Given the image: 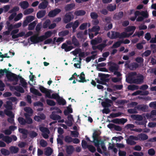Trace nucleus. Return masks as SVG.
I'll list each match as a JSON object with an SVG mask.
<instances>
[{
	"instance_id": "1",
	"label": "nucleus",
	"mask_w": 156,
	"mask_h": 156,
	"mask_svg": "<svg viewBox=\"0 0 156 156\" xmlns=\"http://www.w3.org/2000/svg\"><path fill=\"white\" fill-rule=\"evenodd\" d=\"M6 77L8 80L10 81H15L14 85H16L19 80L20 76H17L16 74L11 72L10 71H8L6 73Z\"/></svg>"
},
{
	"instance_id": "2",
	"label": "nucleus",
	"mask_w": 156,
	"mask_h": 156,
	"mask_svg": "<svg viewBox=\"0 0 156 156\" xmlns=\"http://www.w3.org/2000/svg\"><path fill=\"white\" fill-rule=\"evenodd\" d=\"M108 69L111 72L114 73L119 70V65L114 62L112 61L109 62L108 63Z\"/></svg>"
},
{
	"instance_id": "3",
	"label": "nucleus",
	"mask_w": 156,
	"mask_h": 156,
	"mask_svg": "<svg viewBox=\"0 0 156 156\" xmlns=\"http://www.w3.org/2000/svg\"><path fill=\"white\" fill-rule=\"evenodd\" d=\"M137 141L138 140V136H137L130 135L129 136V138L126 140V143L130 145H133L136 144V142L133 141Z\"/></svg>"
},
{
	"instance_id": "4",
	"label": "nucleus",
	"mask_w": 156,
	"mask_h": 156,
	"mask_svg": "<svg viewBox=\"0 0 156 156\" xmlns=\"http://www.w3.org/2000/svg\"><path fill=\"white\" fill-rule=\"evenodd\" d=\"M112 35L110 38L112 39L117 38H122L125 37L124 34H126V33L124 32L121 34L119 32L115 31H112Z\"/></svg>"
},
{
	"instance_id": "5",
	"label": "nucleus",
	"mask_w": 156,
	"mask_h": 156,
	"mask_svg": "<svg viewBox=\"0 0 156 156\" xmlns=\"http://www.w3.org/2000/svg\"><path fill=\"white\" fill-rule=\"evenodd\" d=\"M30 41L35 44L43 41L41 36H38V34L34 35L30 37Z\"/></svg>"
},
{
	"instance_id": "6",
	"label": "nucleus",
	"mask_w": 156,
	"mask_h": 156,
	"mask_svg": "<svg viewBox=\"0 0 156 156\" xmlns=\"http://www.w3.org/2000/svg\"><path fill=\"white\" fill-rule=\"evenodd\" d=\"M144 77L142 74L137 76L136 78H134L133 83L140 84L144 82Z\"/></svg>"
},
{
	"instance_id": "7",
	"label": "nucleus",
	"mask_w": 156,
	"mask_h": 156,
	"mask_svg": "<svg viewBox=\"0 0 156 156\" xmlns=\"http://www.w3.org/2000/svg\"><path fill=\"white\" fill-rule=\"evenodd\" d=\"M61 10L58 8H56L50 11L48 13V16L50 17H53L56 16L60 12Z\"/></svg>"
},
{
	"instance_id": "8",
	"label": "nucleus",
	"mask_w": 156,
	"mask_h": 156,
	"mask_svg": "<svg viewBox=\"0 0 156 156\" xmlns=\"http://www.w3.org/2000/svg\"><path fill=\"white\" fill-rule=\"evenodd\" d=\"M73 18V16H72L70 12L66 13L63 19V21L65 23L69 22Z\"/></svg>"
},
{
	"instance_id": "9",
	"label": "nucleus",
	"mask_w": 156,
	"mask_h": 156,
	"mask_svg": "<svg viewBox=\"0 0 156 156\" xmlns=\"http://www.w3.org/2000/svg\"><path fill=\"white\" fill-rule=\"evenodd\" d=\"M50 118L53 120H58L61 119V117L58 115L56 114L55 111H53L51 114L50 115Z\"/></svg>"
},
{
	"instance_id": "10",
	"label": "nucleus",
	"mask_w": 156,
	"mask_h": 156,
	"mask_svg": "<svg viewBox=\"0 0 156 156\" xmlns=\"http://www.w3.org/2000/svg\"><path fill=\"white\" fill-rule=\"evenodd\" d=\"M24 115L25 117V119L26 124H31L33 123L32 119L30 117V116L28 113H24Z\"/></svg>"
},
{
	"instance_id": "11",
	"label": "nucleus",
	"mask_w": 156,
	"mask_h": 156,
	"mask_svg": "<svg viewBox=\"0 0 156 156\" xmlns=\"http://www.w3.org/2000/svg\"><path fill=\"white\" fill-rule=\"evenodd\" d=\"M74 48L72 46H68L65 43H63L61 46V48L64 49L66 52H68Z\"/></svg>"
},
{
	"instance_id": "12",
	"label": "nucleus",
	"mask_w": 156,
	"mask_h": 156,
	"mask_svg": "<svg viewBox=\"0 0 156 156\" xmlns=\"http://www.w3.org/2000/svg\"><path fill=\"white\" fill-rule=\"evenodd\" d=\"M100 135V133L98 132L97 131H96L94 132L93 134L92 137L93 138L94 140L92 142L94 143L95 142H100V141L99 140L98 138V136Z\"/></svg>"
},
{
	"instance_id": "13",
	"label": "nucleus",
	"mask_w": 156,
	"mask_h": 156,
	"mask_svg": "<svg viewBox=\"0 0 156 156\" xmlns=\"http://www.w3.org/2000/svg\"><path fill=\"white\" fill-rule=\"evenodd\" d=\"M48 4V2L46 0H44L41 3L38 5V8L40 9H44L47 7Z\"/></svg>"
},
{
	"instance_id": "14",
	"label": "nucleus",
	"mask_w": 156,
	"mask_h": 156,
	"mask_svg": "<svg viewBox=\"0 0 156 156\" xmlns=\"http://www.w3.org/2000/svg\"><path fill=\"white\" fill-rule=\"evenodd\" d=\"M75 6L74 3H73L66 5L64 9L66 11H70L73 9Z\"/></svg>"
},
{
	"instance_id": "15",
	"label": "nucleus",
	"mask_w": 156,
	"mask_h": 156,
	"mask_svg": "<svg viewBox=\"0 0 156 156\" xmlns=\"http://www.w3.org/2000/svg\"><path fill=\"white\" fill-rule=\"evenodd\" d=\"M54 33H53L50 31H48L45 32L44 35L41 36L43 41L50 37Z\"/></svg>"
},
{
	"instance_id": "16",
	"label": "nucleus",
	"mask_w": 156,
	"mask_h": 156,
	"mask_svg": "<svg viewBox=\"0 0 156 156\" xmlns=\"http://www.w3.org/2000/svg\"><path fill=\"white\" fill-rule=\"evenodd\" d=\"M138 140L140 141H144L147 140L148 138V136L146 134L144 133H141L138 135Z\"/></svg>"
},
{
	"instance_id": "17",
	"label": "nucleus",
	"mask_w": 156,
	"mask_h": 156,
	"mask_svg": "<svg viewBox=\"0 0 156 156\" xmlns=\"http://www.w3.org/2000/svg\"><path fill=\"white\" fill-rule=\"evenodd\" d=\"M72 44L74 45L75 47H78L80 46V44L79 41L74 36L72 37Z\"/></svg>"
},
{
	"instance_id": "18",
	"label": "nucleus",
	"mask_w": 156,
	"mask_h": 156,
	"mask_svg": "<svg viewBox=\"0 0 156 156\" xmlns=\"http://www.w3.org/2000/svg\"><path fill=\"white\" fill-rule=\"evenodd\" d=\"M9 150L10 153H11L12 154H15L18 152L19 148L16 146H12L9 147Z\"/></svg>"
},
{
	"instance_id": "19",
	"label": "nucleus",
	"mask_w": 156,
	"mask_h": 156,
	"mask_svg": "<svg viewBox=\"0 0 156 156\" xmlns=\"http://www.w3.org/2000/svg\"><path fill=\"white\" fill-rule=\"evenodd\" d=\"M46 11L45 10H43L39 11L37 13V17L38 19L43 17L45 15Z\"/></svg>"
},
{
	"instance_id": "20",
	"label": "nucleus",
	"mask_w": 156,
	"mask_h": 156,
	"mask_svg": "<svg viewBox=\"0 0 156 156\" xmlns=\"http://www.w3.org/2000/svg\"><path fill=\"white\" fill-rule=\"evenodd\" d=\"M123 16V13L121 11L118 13H115L114 16L113 18L114 19L118 20L122 18Z\"/></svg>"
},
{
	"instance_id": "21",
	"label": "nucleus",
	"mask_w": 156,
	"mask_h": 156,
	"mask_svg": "<svg viewBox=\"0 0 156 156\" xmlns=\"http://www.w3.org/2000/svg\"><path fill=\"white\" fill-rule=\"evenodd\" d=\"M19 5L23 9H25L28 7L29 4L27 1H25L21 2L19 3Z\"/></svg>"
},
{
	"instance_id": "22",
	"label": "nucleus",
	"mask_w": 156,
	"mask_h": 156,
	"mask_svg": "<svg viewBox=\"0 0 156 156\" xmlns=\"http://www.w3.org/2000/svg\"><path fill=\"white\" fill-rule=\"evenodd\" d=\"M30 91L31 93L36 95L38 96H41L42 95V94L38 90L35 88H30Z\"/></svg>"
},
{
	"instance_id": "23",
	"label": "nucleus",
	"mask_w": 156,
	"mask_h": 156,
	"mask_svg": "<svg viewBox=\"0 0 156 156\" xmlns=\"http://www.w3.org/2000/svg\"><path fill=\"white\" fill-rule=\"evenodd\" d=\"M98 76L100 78V80H109L107 78L109 76V75L108 74H105L102 73H99Z\"/></svg>"
},
{
	"instance_id": "24",
	"label": "nucleus",
	"mask_w": 156,
	"mask_h": 156,
	"mask_svg": "<svg viewBox=\"0 0 156 156\" xmlns=\"http://www.w3.org/2000/svg\"><path fill=\"white\" fill-rule=\"evenodd\" d=\"M74 150L73 146L71 145L67 146L66 149V153L69 155L73 153Z\"/></svg>"
},
{
	"instance_id": "25",
	"label": "nucleus",
	"mask_w": 156,
	"mask_h": 156,
	"mask_svg": "<svg viewBox=\"0 0 156 156\" xmlns=\"http://www.w3.org/2000/svg\"><path fill=\"white\" fill-rule=\"evenodd\" d=\"M80 23L78 20H76L74 23L73 22L72 29L73 32H75L76 29L79 26Z\"/></svg>"
},
{
	"instance_id": "26",
	"label": "nucleus",
	"mask_w": 156,
	"mask_h": 156,
	"mask_svg": "<svg viewBox=\"0 0 156 156\" xmlns=\"http://www.w3.org/2000/svg\"><path fill=\"white\" fill-rule=\"evenodd\" d=\"M136 108L139 111H141L144 112H145L147 109L146 105H138Z\"/></svg>"
},
{
	"instance_id": "27",
	"label": "nucleus",
	"mask_w": 156,
	"mask_h": 156,
	"mask_svg": "<svg viewBox=\"0 0 156 156\" xmlns=\"http://www.w3.org/2000/svg\"><path fill=\"white\" fill-rule=\"evenodd\" d=\"M8 109H5L4 112L5 114L9 117H14V115L12 111Z\"/></svg>"
},
{
	"instance_id": "28",
	"label": "nucleus",
	"mask_w": 156,
	"mask_h": 156,
	"mask_svg": "<svg viewBox=\"0 0 156 156\" xmlns=\"http://www.w3.org/2000/svg\"><path fill=\"white\" fill-rule=\"evenodd\" d=\"M53 150L50 147L47 148L46 151H45L44 154L47 156H49L51 155L53 152Z\"/></svg>"
},
{
	"instance_id": "29",
	"label": "nucleus",
	"mask_w": 156,
	"mask_h": 156,
	"mask_svg": "<svg viewBox=\"0 0 156 156\" xmlns=\"http://www.w3.org/2000/svg\"><path fill=\"white\" fill-rule=\"evenodd\" d=\"M131 117L134 118L137 121H142L143 119V116L140 115H131Z\"/></svg>"
},
{
	"instance_id": "30",
	"label": "nucleus",
	"mask_w": 156,
	"mask_h": 156,
	"mask_svg": "<svg viewBox=\"0 0 156 156\" xmlns=\"http://www.w3.org/2000/svg\"><path fill=\"white\" fill-rule=\"evenodd\" d=\"M73 112L72 108L69 107H67L66 109H65L64 111V115L66 116L68 115L69 113H72Z\"/></svg>"
},
{
	"instance_id": "31",
	"label": "nucleus",
	"mask_w": 156,
	"mask_h": 156,
	"mask_svg": "<svg viewBox=\"0 0 156 156\" xmlns=\"http://www.w3.org/2000/svg\"><path fill=\"white\" fill-rule=\"evenodd\" d=\"M116 7L115 4L112 5V4L109 5L107 7V9L110 11H112L115 10Z\"/></svg>"
},
{
	"instance_id": "32",
	"label": "nucleus",
	"mask_w": 156,
	"mask_h": 156,
	"mask_svg": "<svg viewBox=\"0 0 156 156\" xmlns=\"http://www.w3.org/2000/svg\"><path fill=\"white\" fill-rule=\"evenodd\" d=\"M135 126L133 124H127L125 127L127 129H130L131 131H138V129H131V128H133Z\"/></svg>"
},
{
	"instance_id": "33",
	"label": "nucleus",
	"mask_w": 156,
	"mask_h": 156,
	"mask_svg": "<svg viewBox=\"0 0 156 156\" xmlns=\"http://www.w3.org/2000/svg\"><path fill=\"white\" fill-rule=\"evenodd\" d=\"M1 152L2 154L5 156L9 155L10 154L9 151L4 148L1 149Z\"/></svg>"
},
{
	"instance_id": "34",
	"label": "nucleus",
	"mask_w": 156,
	"mask_h": 156,
	"mask_svg": "<svg viewBox=\"0 0 156 156\" xmlns=\"http://www.w3.org/2000/svg\"><path fill=\"white\" fill-rule=\"evenodd\" d=\"M86 12L83 10H79L75 12V14L77 16H82L85 15L86 14Z\"/></svg>"
},
{
	"instance_id": "35",
	"label": "nucleus",
	"mask_w": 156,
	"mask_h": 156,
	"mask_svg": "<svg viewBox=\"0 0 156 156\" xmlns=\"http://www.w3.org/2000/svg\"><path fill=\"white\" fill-rule=\"evenodd\" d=\"M139 88V86L135 85H130L128 86V89L131 90H138Z\"/></svg>"
},
{
	"instance_id": "36",
	"label": "nucleus",
	"mask_w": 156,
	"mask_h": 156,
	"mask_svg": "<svg viewBox=\"0 0 156 156\" xmlns=\"http://www.w3.org/2000/svg\"><path fill=\"white\" fill-rule=\"evenodd\" d=\"M3 140L7 144H9L12 141V139L9 136H5Z\"/></svg>"
},
{
	"instance_id": "37",
	"label": "nucleus",
	"mask_w": 156,
	"mask_h": 156,
	"mask_svg": "<svg viewBox=\"0 0 156 156\" xmlns=\"http://www.w3.org/2000/svg\"><path fill=\"white\" fill-rule=\"evenodd\" d=\"M36 24V23L35 21L30 23L28 25V30H33L34 29Z\"/></svg>"
},
{
	"instance_id": "38",
	"label": "nucleus",
	"mask_w": 156,
	"mask_h": 156,
	"mask_svg": "<svg viewBox=\"0 0 156 156\" xmlns=\"http://www.w3.org/2000/svg\"><path fill=\"white\" fill-rule=\"evenodd\" d=\"M139 65L136 62H133L130 64L129 68L133 70L134 69H136L138 67Z\"/></svg>"
},
{
	"instance_id": "39",
	"label": "nucleus",
	"mask_w": 156,
	"mask_h": 156,
	"mask_svg": "<svg viewBox=\"0 0 156 156\" xmlns=\"http://www.w3.org/2000/svg\"><path fill=\"white\" fill-rule=\"evenodd\" d=\"M12 103L9 101H7L6 102V105L5 107L6 108V109H8L9 110H12Z\"/></svg>"
},
{
	"instance_id": "40",
	"label": "nucleus",
	"mask_w": 156,
	"mask_h": 156,
	"mask_svg": "<svg viewBox=\"0 0 156 156\" xmlns=\"http://www.w3.org/2000/svg\"><path fill=\"white\" fill-rule=\"evenodd\" d=\"M57 101L59 105H64L66 104V101L65 100L63 99H61L60 97L59 98H58Z\"/></svg>"
},
{
	"instance_id": "41",
	"label": "nucleus",
	"mask_w": 156,
	"mask_h": 156,
	"mask_svg": "<svg viewBox=\"0 0 156 156\" xmlns=\"http://www.w3.org/2000/svg\"><path fill=\"white\" fill-rule=\"evenodd\" d=\"M136 27L134 26H129L126 29V30L128 32L132 31L133 33L136 29Z\"/></svg>"
},
{
	"instance_id": "42",
	"label": "nucleus",
	"mask_w": 156,
	"mask_h": 156,
	"mask_svg": "<svg viewBox=\"0 0 156 156\" xmlns=\"http://www.w3.org/2000/svg\"><path fill=\"white\" fill-rule=\"evenodd\" d=\"M79 76L80 79L79 80L80 83H84L86 81L85 79V75L83 72L81 73Z\"/></svg>"
},
{
	"instance_id": "43",
	"label": "nucleus",
	"mask_w": 156,
	"mask_h": 156,
	"mask_svg": "<svg viewBox=\"0 0 156 156\" xmlns=\"http://www.w3.org/2000/svg\"><path fill=\"white\" fill-rule=\"evenodd\" d=\"M24 111L26 112L27 113L29 114H32L33 112V111L32 108L29 107H25L24 109Z\"/></svg>"
},
{
	"instance_id": "44",
	"label": "nucleus",
	"mask_w": 156,
	"mask_h": 156,
	"mask_svg": "<svg viewBox=\"0 0 156 156\" xmlns=\"http://www.w3.org/2000/svg\"><path fill=\"white\" fill-rule=\"evenodd\" d=\"M40 130L43 133H46L48 134L50 133V131L49 129L47 128L41 127L40 128Z\"/></svg>"
},
{
	"instance_id": "45",
	"label": "nucleus",
	"mask_w": 156,
	"mask_h": 156,
	"mask_svg": "<svg viewBox=\"0 0 156 156\" xmlns=\"http://www.w3.org/2000/svg\"><path fill=\"white\" fill-rule=\"evenodd\" d=\"M18 121L19 123L22 125H24L26 124L25 119L22 117H19L18 119Z\"/></svg>"
},
{
	"instance_id": "46",
	"label": "nucleus",
	"mask_w": 156,
	"mask_h": 156,
	"mask_svg": "<svg viewBox=\"0 0 156 156\" xmlns=\"http://www.w3.org/2000/svg\"><path fill=\"white\" fill-rule=\"evenodd\" d=\"M46 102L48 105L50 106H54L56 104L55 102L54 101L50 99H47Z\"/></svg>"
},
{
	"instance_id": "47",
	"label": "nucleus",
	"mask_w": 156,
	"mask_h": 156,
	"mask_svg": "<svg viewBox=\"0 0 156 156\" xmlns=\"http://www.w3.org/2000/svg\"><path fill=\"white\" fill-rule=\"evenodd\" d=\"M15 89L16 91L21 93H23L24 92V89L20 86H16L15 87Z\"/></svg>"
},
{
	"instance_id": "48",
	"label": "nucleus",
	"mask_w": 156,
	"mask_h": 156,
	"mask_svg": "<svg viewBox=\"0 0 156 156\" xmlns=\"http://www.w3.org/2000/svg\"><path fill=\"white\" fill-rule=\"evenodd\" d=\"M50 23L51 21L49 20H46L43 23V27L44 29L47 28L49 26Z\"/></svg>"
},
{
	"instance_id": "49",
	"label": "nucleus",
	"mask_w": 156,
	"mask_h": 156,
	"mask_svg": "<svg viewBox=\"0 0 156 156\" xmlns=\"http://www.w3.org/2000/svg\"><path fill=\"white\" fill-rule=\"evenodd\" d=\"M90 16L91 19L96 20L98 17V15L95 12H92L90 13Z\"/></svg>"
},
{
	"instance_id": "50",
	"label": "nucleus",
	"mask_w": 156,
	"mask_h": 156,
	"mask_svg": "<svg viewBox=\"0 0 156 156\" xmlns=\"http://www.w3.org/2000/svg\"><path fill=\"white\" fill-rule=\"evenodd\" d=\"M19 78L21 79L20 81L22 84V86L24 88H26L27 87V83L25 81L24 79L21 76H20Z\"/></svg>"
},
{
	"instance_id": "51",
	"label": "nucleus",
	"mask_w": 156,
	"mask_h": 156,
	"mask_svg": "<svg viewBox=\"0 0 156 156\" xmlns=\"http://www.w3.org/2000/svg\"><path fill=\"white\" fill-rule=\"evenodd\" d=\"M69 31L68 30H65L62 31L59 33L58 35L60 36H61L63 37L69 34Z\"/></svg>"
},
{
	"instance_id": "52",
	"label": "nucleus",
	"mask_w": 156,
	"mask_h": 156,
	"mask_svg": "<svg viewBox=\"0 0 156 156\" xmlns=\"http://www.w3.org/2000/svg\"><path fill=\"white\" fill-rule=\"evenodd\" d=\"M64 140L66 143H69L72 142L73 138L70 136H66L65 137Z\"/></svg>"
},
{
	"instance_id": "53",
	"label": "nucleus",
	"mask_w": 156,
	"mask_h": 156,
	"mask_svg": "<svg viewBox=\"0 0 156 156\" xmlns=\"http://www.w3.org/2000/svg\"><path fill=\"white\" fill-rule=\"evenodd\" d=\"M87 148L92 153H94L96 151L95 148L92 145H89Z\"/></svg>"
},
{
	"instance_id": "54",
	"label": "nucleus",
	"mask_w": 156,
	"mask_h": 156,
	"mask_svg": "<svg viewBox=\"0 0 156 156\" xmlns=\"http://www.w3.org/2000/svg\"><path fill=\"white\" fill-rule=\"evenodd\" d=\"M143 118H147L148 119H150L152 118V115L150 113H147L146 114L144 113L142 115Z\"/></svg>"
},
{
	"instance_id": "55",
	"label": "nucleus",
	"mask_w": 156,
	"mask_h": 156,
	"mask_svg": "<svg viewBox=\"0 0 156 156\" xmlns=\"http://www.w3.org/2000/svg\"><path fill=\"white\" fill-rule=\"evenodd\" d=\"M87 23H82L79 27V28L81 30H84L87 29Z\"/></svg>"
},
{
	"instance_id": "56",
	"label": "nucleus",
	"mask_w": 156,
	"mask_h": 156,
	"mask_svg": "<svg viewBox=\"0 0 156 156\" xmlns=\"http://www.w3.org/2000/svg\"><path fill=\"white\" fill-rule=\"evenodd\" d=\"M34 11V9L33 8H29L26 10L23 13L25 15H28L33 12Z\"/></svg>"
},
{
	"instance_id": "57",
	"label": "nucleus",
	"mask_w": 156,
	"mask_h": 156,
	"mask_svg": "<svg viewBox=\"0 0 156 156\" xmlns=\"http://www.w3.org/2000/svg\"><path fill=\"white\" fill-rule=\"evenodd\" d=\"M94 145L95 146L97 147V151L100 153H102V151L100 147V142H94Z\"/></svg>"
},
{
	"instance_id": "58",
	"label": "nucleus",
	"mask_w": 156,
	"mask_h": 156,
	"mask_svg": "<svg viewBox=\"0 0 156 156\" xmlns=\"http://www.w3.org/2000/svg\"><path fill=\"white\" fill-rule=\"evenodd\" d=\"M40 144L42 147H45L47 145V143L46 141L43 139H41L40 141Z\"/></svg>"
},
{
	"instance_id": "59",
	"label": "nucleus",
	"mask_w": 156,
	"mask_h": 156,
	"mask_svg": "<svg viewBox=\"0 0 156 156\" xmlns=\"http://www.w3.org/2000/svg\"><path fill=\"white\" fill-rule=\"evenodd\" d=\"M89 145V144H87V142L85 140H83L82 141L81 145L83 149H87L88 147V145Z\"/></svg>"
},
{
	"instance_id": "60",
	"label": "nucleus",
	"mask_w": 156,
	"mask_h": 156,
	"mask_svg": "<svg viewBox=\"0 0 156 156\" xmlns=\"http://www.w3.org/2000/svg\"><path fill=\"white\" fill-rule=\"evenodd\" d=\"M136 107H135L133 109H128L127 112L130 114L137 113L138 112L136 111Z\"/></svg>"
},
{
	"instance_id": "61",
	"label": "nucleus",
	"mask_w": 156,
	"mask_h": 156,
	"mask_svg": "<svg viewBox=\"0 0 156 156\" xmlns=\"http://www.w3.org/2000/svg\"><path fill=\"white\" fill-rule=\"evenodd\" d=\"M19 9H20L19 7L16 6L14 7L12 9L9 10V12L10 13H14V12L18 11L19 10Z\"/></svg>"
},
{
	"instance_id": "62",
	"label": "nucleus",
	"mask_w": 156,
	"mask_h": 156,
	"mask_svg": "<svg viewBox=\"0 0 156 156\" xmlns=\"http://www.w3.org/2000/svg\"><path fill=\"white\" fill-rule=\"evenodd\" d=\"M105 47L106 45L104 44H101L97 45V47L98 50L102 51L104 48Z\"/></svg>"
},
{
	"instance_id": "63",
	"label": "nucleus",
	"mask_w": 156,
	"mask_h": 156,
	"mask_svg": "<svg viewBox=\"0 0 156 156\" xmlns=\"http://www.w3.org/2000/svg\"><path fill=\"white\" fill-rule=\"evenodd\" d=\"M34 16H29L26 17V20L29 23L34 20Z\"/></svg>"
},
{
	"instance_id": "64",
	"label": "nucleus",
	"mask_w": 156,
	"mask_h": 156,
	"mask_svg": "<svg viewBox=\"0 0 156 156\" xmlns=\"http://www.w3.org/2000/svg\"><path fill=\"white\" fill-rule=\"evenodd\" d=\"M76 37L77 38L80 39H82L83 37V31H80L79 32L76 34Z\"/></svg>"
}]
</instances>
